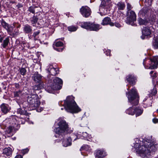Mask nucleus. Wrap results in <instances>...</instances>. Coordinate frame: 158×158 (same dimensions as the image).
Returning a JSON list of instances; mask_svg holds the SVG:
<instances>
[{
	"mask_svg": "<svg viewBox=\"0 0 158 158\" xmlns=\"http://www.w3.org/2000/svg\"><path fill=\"white\" fill-rule=\"evenodd\" d=\"M64 104L65 109L68 112L76 113L81 111L80 109L77 106L72 96H69L67 97L64 101Z\"/></svg>",
	"mask_w": 158,
	"mask_h": 158,
	"instance_id": "1",
	"label": "nucleus"
},
{
	"mask_svg": "<svg viewBox=\"0 0 158 158\" xmlns=\"http://www.w3.org/2000/svg\"><path fill=\"white\" fill-rule=\"evenodd\" d=\"M150 140H145L144 141V144L139 147L137 151L140 156L145 158L149 156L150 154V150L149 149V144Z\"/></svg>",
	"mask_w": 158,
	"mask_h": 158,
	"instance_id": "2",
	"label": "nucleus"
},
{
	"mask_svg": "<svg viewBox=\"0 0 158 158\" xmlns=\"http://www.w3.org/2000/svg\"><path fill=\"white\" fill-rule=\"evenodd\" d=\"M129 101L132 102L134 105H137L139 102V96L136 89L133 88L126 93Z\"/></svg>",
	"mask_w": 158,
	"mask_h": 158,
	"instance_id": "3",
	"label": "nucleus"
},
{
	"mask_svg": "<svg viewBox=\"0 0 158 158\" xmlns=\"http://www.w3.org/2000/svg\"><path fill=\"white\" fill-rule=\"evenodd\" d=\"M58 125L59 127L55 129V131L56 134L63 136L65 133L69 132L68 125L65 121H60L58 123Z\"/></svg>",
	"mask_w": 158,
	"mask_h": 158,
	"instance_id": "4",
	"label": "nucleus"
},
{
	"mask_svg": "<svg viewBox=\"0 0 158 158\" xmlns=\"http://www.w3.org/2000/svg\"><path fill=\"white\" fill-rule=\"evenodd\" d=\"M27 102L31 106L35 108L39 107L40 103L39 100L38 96L36 94L28 96Z\"/></svg>",
	"mask_w": 158,
	"mask_h": 158,
	"instance_id": "5",
	"label": "nucleus"
},
{
	"mask_svg": "<svg viewBox=\"0 0 158 158\" xmlns=\"http://www.w3.org/2000/svg\"><path fill=\"white\" fill-rule=\"evenodd\" d=\"M102 1L100 8V14L101 15H105L108 14L106 9L110 8L111 6L110 0L106 1V0H101Z\"/></svg>",
	"mask_w": 158,
	"mask_h": 158,
	"instance_id": "6",
	"label": "nucleus"
},
{
	"mask_svg": "<svg viewBox=\"0 0 158 158\" xmlns=\"http://www.w3.org/2000/svg\"><path fill=\"white\" fill-rule=\"evenodd\" d=\"M81 27L87 30L96 31H98L100 28V26L99 24H95L89 22L82 23Z\"/></svg>",
	"mask_w": 158,
	"mask_h": 158,
	"instance_id": "7",
	"label": "nucleus"
},
{
	"mask_svg": "<svg viewBox=\"0 0 158 158\" xmlns=\"http://www.w3.org/2000/svg\"><path fill=\"white\" fill-rule=\"evenodd\" d=\"M62 84V80L59 77H56L53 81L51 87L54 90H59L61 88Z\"/></svg>",
	"mask_w": 158,
	"mask_h": 158,
	"instance_id": "8",
	"label": "nucleus"
},
{
	"mask_svg": "<svg viewBox=\"0 0 158 158\" xmlns=\"http://www.w3.org/2000/svg\"><path fill=\"white\" fill-rule=\"evenodd\" d=\"M80 11L82 15L85 18L88 17L91 13L90 8L87 6H82L80 9Z\"/></svg>",
	"mask_w": 158,
	"mask_h": 158,
	"instance_id": "9",
	"label": "nucleus"
},
{
	"mask_svg": "<svg viewBox=\"0 0 158 158\" xmlns=\"http://www.w3.org/2000/svg\"><path fill=\"white\" fill-rule=\"evenodd\" d=\"M150 66H148L146 68L151 69H154L156 68L158 66V56H155L153 58L150 59Z\"/></svg>",
	"mask_w": 158,
	"mask_h": 158,
	"instance_id": "10",
	"label": "nucleus"
},
{
	"mask_svg": "<svg viewBox=\"0 0 158 158\" xmlns=\"http://www.w3.org/2000/svg\"><path fill=\"white\" fill-rule=\"evenodd\" d=\"M136 20V16L135 12L132 10L128 12L127 18V23H131V22L135 21Z\"/></svg>",
	"mask_w": 158,
	"mask_h": 158,
	"instance_id": "11",
	"label": "nucleus"
},
{
	"mask_svg": "<svg viewBox=\"0 0 158 158\" xmlns=\"http://www.w3.org/2000/svg\"><path fill=\"white\" fill-rule=\"evenodd\" d=\"M95 158H103L106 154L103 149H98L95 151Z\"/></svg>",
	"mask_w": 158,
	"mask_h": 158,
	"instance_id": "12",
	"label": "nucleus"
},
{
	"mask_svg": "<svg viewBox=\"0 0 158 158\" xmlns=\"http://www.w3.org/2000/svg\"><path fill=\"white\" fill-rule=\"evenodd\" d=\"M127 80L130 84L132 85H134L137 81L136 77L132 74L128 75L127 77Z\"/></svg>",
	"mask_w": 158,
	"mask_h": 158,
	"instance_id": "13",
	"label": "nucleus"
},
{
	"mask_svg": "<svg viewBox=\"0 0 158 158\" xmlns=\"http://www.w3.org/2000/svg\"><path fill=\"white\" fill-rule=\"evenodd\" d=\"M152 141L150 140L149 144V149L150 150V153L152 151H156L158 148V144L156 142H152Z\"/></svg>",
	"mask_w": 158,
	"mask_h": 158,
	"instance_id": "14",
	"label": "nucleus"
},
{
	"mask_svg": "<svg viewBox=\"0 0 158 158\" xmlns=\"http://www.w3.org/2000/svg\"><path fill=\"white\" fill-rule=\"evenodd\" d=\"M42 76L38 72L35 73L32 77V78L36 83H40L41 81Z\"/></svg>",
	"mask_w": 158,
	"mask_h": 158,
	"instance_id": "15",
	"label": "nucleus"
},
{
	"mask_svg": "<svg viewBox=\"0 0 158 158\" xmlns=\"http://www.w3.org/2000/svg\"><path fill=\"white\" fill-rule=\"evenodd\" d=\"M101 24L103 25H110L111 26H113L114 23L111 22V19L108 17L104 18L102 21Z\"/></svg>",
	"mask_w": 158,
	"mask_h": 158,
	"instance_id": "16",
	"label": "nucleus"
},
{
	"mask_svg": "<svg viewBox=\"0 0 158 158\" xmlns=\"http://www.w3.org/2000/svg\"><path fill=\"white\" fill-rule=\"evenodd\" d=\"M2 112L5 114L7 113L10 110V108L8 105L5 103L2 104L0 106Z\"/></svg>",
	"mask_w": 158,
	"mask_h": 158,
	"instance_id": "17",
	"label": "nucleus"
},
{
	"mask_svg": "<svg viewBox=\"0 0 158 158\" xmlns=\"http://www.w3.org/2000/svg\"><path fill=\"white\" fill-rule=\"evenodd\" d=\"M23 31L25 34H31L32 32V29L31 26L28 24H26L24 26Z\"/></svg>",
	"mask_w": 158,
	"mask_h": 158,
	"instance_id": "18",
	"label": "nucleus"
},
{
	"mask_svg": "<svg viewBox=\"0 0 158 158\" xmlns=\"http://www.w3.org/2000/svg\"><path fill=\"white\" fill-rule=\"evenodd\" d=\"M15 130V127L12 126H9L7 128L6 130V134L8 137H10L13 134V131Z\"/></svg>",
	"mask_w": 158,
	"mask_h": 158,
	"instance_id": "19",
	"label": "nucleus"
},
{
	"mask_svg": "<svg viewBox=\"0 0 158 158\" xmlns=\"http://www.w3.org/2000/svg\"><path fill=\"white\" fill-rule=\"evenodd\" d=\"M58 70L59 69H58L51 67L48 69V72L51 75L53 76H55L58 73V72H57Z\"/></svg>",
	"mask_w": 158,
	"mask_h": 158,
	"instance_id": "20",
	"label": "nucleus"
},
{
	"mask_svg": "<svg viewBox=\"0 0 158 158\" xmlns=\"http://www.w3.org/2000/svg\"><path fill=\"white\" fill-rule=\"evenodd\" d=\"M72 139L70 137H68L66 140H63L62 144L64 147H66L71 145Z\"/></svg>",
	"mask_w": 158,
	"mask_h": 158,
	"instance_id": "21",
	"label": "nucleus"
},
{
	"mask_svg": "<svg viewBox=\"0 0 158 158\" xmlns=\"http://www.w3.org/2000/svg\"><path fill=\"white\" fill-rule=\"evenodd\" d=\"M3 153L7 156H10L12 155V150L10 147L5 148L3 149Z\"/></svg>",
	"mask_w": 158,
	"mask_h": 158,
	"instance_id": "22",
	"label": "nucleus"
},
{
	"mask_svg": "<svg viewBox=\"0 0 158 158\" xmlns=\"http://www.w3.org/2000/svg\"><path fill=\"white\" fill-rule=\"evenodd\" d=\"M151 31L148 27H144L142 31L143 35L144 36L149 35L151 34Z\"/></svg>",
	"mask_w": 158,
	"mask_h": 158,
	"instance_id": "23",
	"label": "nucleus"
},
{
	"mask_svg": "<svg viewBox=\"0 0 158 158\" xmlns=\"http://www.w3.org/2000/svg\"><path fill=\"white\" fill-rule=\"evenodd\" d=\"M126 113L130 115H134L135 114V108L133 107L129 108L126 110Z\"/></svg>",
	"mask_w": 158,
	"mask_h": 158,
	"instance_id": "24",
	"label": "nucleus"
},
{
	"mask_svg": "<svg viewBox=\"0 0 158 158\" xmlns=\"http://www.w3.org/2000/svg\"><path fill=\"white\" fill-rule=\"evenodd\" d=\"M38 20V18L34 15L31 19L30 21L33 26H35V24Z\"/></svg>",
	"mask_w": 158,
	"mask_h": 158,
	"instance_id": "25",
	"label": "nucleus"
},
{
	"mask_svg": "<svg viewBox=\"0 0 158 158\" xmlns=\"http://www.w3.org/2000/svg\"><path fill=\"white\" fill-rule=\"evenodd\" d=\"M139 23L140 25H146L148 23V22L146 19H143L141 18H139L138 19Z\"/></svg>",
	"mask_w": 158,
	"mask_h": 158,
	"instance_id": "26",
	"label": "nucleus"
},
{
	"mask_svg": "<svg viewBox=\"0 0 158 158\" xmlns=\"http://www.w3.org/2000/svg\"><path fill=\"white\" fill-rule=\"evenodd\" d=\"M22 93V91L21 90H19L18 91H14V98L19 97L21 95Z\"/></svg>",
	"mask_w": 158,
	"mask_h": 158,
	"instance_id": "27",
	"label": "nucleus"
},
{
	"mask_svg": "<svg viewBox=\"0 0 158 158\" xmlns=\"http://www.w3.org/2000/svg\"><path fill=\"white\" fill-rule=\"evenodd\" d=\"M43 87L42 85L40 83L37 85H34L33 87V89L35 91L41 89Z\"/></svg>",
	"mask_w": 158,
	"mask_h": 158,
	"instance_id": "28",
	"label": "nucleus"
},
{
	"mask_svg": "<svg viewBox=\"0 0 158 158\" xmlns=\"http://www.w3.org/2000/svg\"><path fill=\"white\" fill-rule=\"evenodd\" d=\"M148 11V10L146 7H144L143 8V10L140 12V13L142 14V15L143 16L144 15L145 17H146L147 16V13Z\"/></svg>",
	"mask_w": 158,
	"mask_h": 158,
	"instance_id": "29",
	"label": "nucleus"
},
{
	"mask_svg": "<svg viewBox=\"0 0 158 158\" xmlns=\"http://www.w3.org/2000/svg\"><path fill=\"white\" fill-rule=\"evenodd\" d=\"M153 45L156 49L158 48V38H155L153 41Z\"/></svg>",
	"mask_w": 158,
	"mask_h": 158,
	"instance_id": "30",
	"label": "nucleus"
},
{
	"mask_svg": "<svg viewBox=\"0 0 158 158\" xmlns=\"http://www.w3.org/2000/svg\"><path fill=\"white\" fill-rule=\"evenodd\" d=\"M143 113V111L140 109L135 108V114L136 116L140 115Z\"/></svg>",
	"mask_w": 158,
	"mask_h": 158,
	"instance_id": "31",
	"label": "nucleus"
},
{
	"mask_svg": "<svg viewBox=\"0 0 158 158\" xmlns=\"http://www.w3.org/2000/svg\"><path fill=\"white\" fill-rule=\"evenodd\" d=\"M9 42V39L8 38H6L4 40L3 44H2L3 47L5 48L8 45Z\"/></svg>",
	"mask_w": 158,
	"mask_h": 158,
	"instance_id": "32",
	"label": "nucleus"
},
{
	"mask_svg": "<svg viewBox=\"0 0 158 158\" xmlns=\"http://www.w3.org/2000/svg\"><path fill=\"white\" fill-rule=\"evenodd\" d=\"M1 24L2 26L6 29L8 28V27L9 26V24L3 19L1 21Z\"/></svg>",
	"mask_w": 158,
	"mask_h": 158,
	"instance_id": "33",
	"label": "nucleus"
},
{
	"mask_svg": "<svg viewBox=\"0 0 158 158\" xmlns=\"http://www.w3.org/2000/svg\"><path fill=\"white\" fill-rule=\"evenodd\" d=\"M17 112L21 115H26L27 114V111L25 110H23L21 108L18 109Z\"/></svg>",
	"mask_w": 158,
	"mask_h": 158,
	"instance_id": "34",
	"label": "nucleus"
},
{
	"mask_svg": "<svg viewBox=\"0 0 158 158\" xmlns=\"http://www.w3.org/2000/svg\"><path fill=\"white\" fill-rule=\"evenodd\" d=\"M36 6H31L28 8V11L33 14H34L35 13V8H37Z\"/></svg>",
	"mask_w": 158,
	"mask_h": 158,
	"instance_id": "35",
	"label": "nucleus"
},
{
	"mask_svg": "<svg viewBox=\"0 0 158 158\" xmlns=\"http://www.w3.org/2000/svg\"><path fill=\"white\" fill-rule=\"evenodd\" d=\"M68 29L69 31H76L77 28L75 27L71 26L68 27Z\"/></svg>",
	"mask_w": 158,
	"mask_h": 158,
	"instance_id": "36",
	"label": "nucleus"
},
{
	"mask_svg": "<svg viewBox=\"0 0 158 158\" xmlns=\"http://www.w3.org/2000/svg\"><path fill=\"white\" fill-rule=\"evenodd\" d=\"M55 45L56 47H61L63 46V43L60 41L55 42Z\"/></svg>",
	"mask_w": 158,
	"mask_h": 158,
	"instance_id": "37",
	"label": "nucleus"
},
{
	"mask_svg": "<svg viewBox=\"0 0 158 158\" xmlns=\"http://www.w3.org/2000/svg\"><path fill=\"white\" fill-rule=\"evenodd\" d=\"M26 69L24 68H22L20 69V74L22 75H24L26 72Z\"/></svg>",
	"mask_w": 158,
	"mask_h": 158,
	"instance_id": "38",
	"label": "nucleus"
},
{
	"mask_svg": "<svg viewBox=\"0 0 158 158\" xmlns=\"http://www.w3.org/2000/svg\"><path fill=\"white\" fill-rule=\"evenodd\" d=\"M125 7V5L122 2L119 3V9L123 10Z\"/></svg>",
	"mask_w": 158,
	"mask_h": 158,
	"instance_id": "39",
	"label": "nucleus"
},
{
	"mask_svg": "<svg viewBox=\"0 0 158 158\" xmlns=\"http://www.w3.org/2000/svg\"><path fill=\"white\" fill-rule=\"evenodd\" d=\"M150 73L151 75V76L153 77V78H155L157 76V74L156 73H154V71H152L150 72Z\"/></svg>",
	"mask_w": 158,
	"mask_h": 158,
	"instance_id": "40",
	"label": "nucleus"
},
{
	"mask_svg": "<svg viewBox=\"0 0 158 158\" xmlns=\"http://www.w3.org/2000/svg\"><path fill=\"white\" fill-rule=\"evenodd\" d=\"M40 33V31H38L34 32L33 33V36L34 37V40H36V39H35L36 36L37 35H38Z\"/></svg>",
	"mask_w": 158,
	"mask_h": 158,
	"instance_id": "41",
	"label": "nucleus"
},
{
	"mask_svg": "<svg viewBox=\"0 0 158 158\" xmlns=\"http://www.w3.org/2000/svg\"><path fill=\"white\" fill-rule=\"evenodd\" d=\"M8 32L9 33H12L13 30V27H8V29H6Z\"/></svg>",
	"mask_w": 158,
	"mask_h": 158,
	"instance_id": "42",
	"label": "nucleus"
},
{
	"mask_svg": "<svg viewBox=\"0 0 158 158\" xmlns=\"http://www.w3.org/2000/svg\"><path fill=\"white\" fill-rule=\"evenodd\" d=\"M157 90L156 88H153L151 93V94L153 95H154L157 93Z\"/></svg>",
	"mask_w": 158,
	"mask_h": 158,
	"instance_id": "43",
	"label": "nucleus"
},
{
	"mask_svg": "<svg viewBox=\"0 0 158 158\" xmlns=\"http://www.w3.org/2000/svg\"><path fill=\"white\" fill-rule=\"evenodd\" d=\"M152 121L155 123H158V119L154 118L152 119Z\"/></svg>",
	"mask_w": 158,
	"mask_h": 158,
	"instance_id": "44",
	"label": "nucleus"
},
{
	"mask_svg": "<svg viewBox=\"0 0 158 158\" xmlns=\"http://www.w3.org/2000/svg\"><path fill=\"white\" fill-rule=\"evenodd\" d=\"M110 50H108L106 51V54L107 56H110Z\"/></svg>",
	"mask_w": 158,
	"mask_h": 158,
	"instance_id": "45",
	"label": "nucleus"
},
{
	"mask_svg": "<svg viewBox=\"0 0 158 158\" xmlns=\"http://www.w3.org/2000/svg\"><path fill=\"white\" fill-rule=\"evenodd\" d=\"M15 87L17 89H19V85L18 83H15Z\"/></svg>",
	"mask_w": 158,
	"mask_h": 158,
	"instance_id": "46",
	"label": "nucleus"
},
{
	"mask_svg": "<svg viewBox=\"0 0 158 158\" xmlns=\"http://www.w3.org/2000/svg\"><path fill=\"white\" fill-rule=\"evenodd\" d=\"M19 33V31L17 30L16 31H15V32L13 33V34L14 35H18Z\"/></svg>",
	"mask_w": 158,
	"mask_h": 158,
	"instance_id": "47",
	"label": "nucleus"
},
{
	"mask_svg": "<svg viewBox=\"0 0 158 158\" xmlns=\"http://www.w3.org/2000/svg\"><path fill=\"white\" fill-rule=\"evenodd\" d=\"M15 158H23L22 156L20 155H17Z\"/></svg>",
	"mask_w": 158,
	"mask_h": 158,
	"instance_id": "48",
	"label": "nucleus"
},
{
	"mask_svg": "<svg viewBox=\"0 0 158 158\" xmlns=\"http://www.w3.org/2000/svg\"><path fill=\"white\" fill-rule=\"evenodd\" d=\"M29 151V150L28 149H25L23 151V152H24V153H27Z\"/></svg>",
	"mask_w": 158,
	"mask_h": 158,
	"instance_id": "49",
	"label": "nucleus"
},
{
	"mask_svg": "<svg viewBox=\"0 0 158 158\" xmlns=\"http://www.w3.org/2000/svg\"><path fill=\"white\" fill-rule=\"evenodd\" d=\"M54 48L55 49V50H56L58 51H62V49H60V48L58 49V48H55L54 47Z\"/></svg>",
	"mask_w": 158,
	"mask_h": 158,
	"instance_id": "50",
	"label": "nucleus"
},
{
	"mask_svg": "<svg viewBox=\"0 0 158 158\" xmlns=\"http://www.w3.org/2000/svg\"><path fill=\"white\" fill-rule=\"evenodd\" d=\"M85 149V147L83 146L81 148V149H80V151H82L83 150Z\"/></svg>",
	"mask_w": 158,
	"mask_h": 158,
	"instance_id": "51",
	"label": "nucleus"
},
{
	"mask_svg": "<svg viewBox=\"0 0 158 158\" xmlns=\"http://www.w3.org/2000/svg\"><path fill=\"white\" fill-rule=\"evenodd\" d=\"M139 146V144L138 143H136L135 146V148H137V146Z\"/></svg>",
	"mask_w": 158,
	"mask_h": 158,
	"instance_id": "52",
	"label": "nucleus"
},
{
	"mask_svg": "<svg viewBox=\"0 0 158 158\" xmlns=\"http://www.w3.org/2000/svg\"><path fill=\"white\" fill-rule=\"evenodd\" d=\"M17 6H18L19 8L21 7H22V6L20 4H18Z\"/></svg>",
	"mask_w": 158,
	"mask_h": 158,
	"instance_id": "53",
	"label": "nucleus"
},
{
	"mask_svg": "<svg viewBox=\"0 0 158 158\" xmlns=\"http://www.w3.org/2000/svg\"><path fill=\"white\" fill-rule=\"evenodd\" d=\"M3 40V38H0V42H2Z\"/></svg>",
	"mask_w": 158,
	"mask_h": 158,
	"instance_id": "54",
	"label": "nucleus"
},
{
	"mask_svg": "<svg viewBox=\"0 0 158 158\" xmlns=\"http://www.w3.org/2000/svg\"><path fill=\"white\" fill-rule=\"evenodd\" d=\"M115 25L116 27H118V23H115Z\"/></svg>",
	"mask_w": 158,
	"mask_h": 158,
	"instance_id": "55",
	"label": "nucleus"
},
{
	"mask_svg": "<svg viewBox=\"0 0 158 158\" xmlns=\"http://www.w3.org/2000/svg\"><path fill=\"white\" fill-rule=\"evenodd\" d=\"M21 27V25H19L17 27V28H19L20 27Z\"/></svg>",
	"mask_w": 158,
	"mask_h": 158,
	"instance_id": "56",
	"label": "nucleus"
},
{
	"mask_svg": "<svg viewBox=\"0 0 158 158\" xmlns=\"http://www.w3.org/2000/svg\"><path fill=\"white\" fill-rule=\"evenodd\" d=\"M18 127H19V125H17Z\"/></svg>",
	"mask_w": 158,
	"mask_h": 158,
	"instance_id": "57",
	"label": "nucleus"
}]
</instances>
